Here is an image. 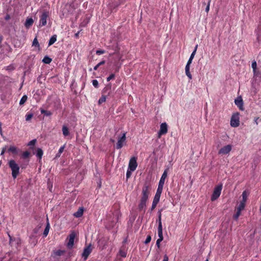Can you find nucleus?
<instances>
[{
  "label": "nucleus",
  "mask_w": 261,
  "mask_h": 261,
  "mask_svg": "<svg viewBox=\"0 0 261 261\" xmlns=\"http://www.w3.org/2000/svg\"><path fill=\"white\" fill-rule=\"evenodd\" d=\"M150 187L149 185L146 182L142 188L141 200L147 201L150 193Z\"/></svg>",
  "instance_id": "obj_1"
},
{
  "label": "nucleus",
  "mask_w": 261,
  "mask_h": 261,
  "mask_svg": "<svg viewBox=\"0 0 261 261\" xmlns=\"http://www.w3.org/2000/svg\"><path fill=\"white\" fill-rule=\"evenodd\" d=\"M222 189V185H219L217 186L214 190V191L213 192V194L211 196V200L212 201H214L217 199L221 193V191Z\"/></svg>",
  "instance_id": "obj_2"
},
{
  "label": "nucleus",
  "mask_w": 261,
  "mask_h": 261,
  "mask_svg": "<svg viewBox=\"0 0 261 261\" xmlns=\"http://www.w3.org/2000/svg\"><path fill=\"white\" fill-rule=\"evenodd\" d=\"M49 17V12L47 11L43 12L40 17L39 24L40 27L44 26L47 23V19Z\"/></svg>",
  "instance_id": "obj_3"
},
{
  "label": "nucleus",
  "mask_w": 261,
  "mask_h": 261,
  "mask_svg": "<svg viewBox=\"0 0 261 261\" xmlns=\"http://www.w3.org/2000/svg\"><path fill=\"white\" fill-rule=\"evenodd\" d=\"M76 233L75 231H72L68 237V242L67 244V247L69 249H71L74 245V241Z\"/></svg>",
  "instance_id": "obj_4"
},
{
  "label": "nucleus",
  "mask_w": 261,
  "mask_h": 261,
  "mask_svg": "<svg viewBox=\"0 0 261 261\" xmlns=\"http://www.w3.org/2000/svg\"><path fill=\"white\" fill-rule=\"evenodd\" d=\"M239 114L237 113L232 116L230 120V125L232 127H238L240 124V120L239 117Z\"/></svg>",
  "instance_id": "obj_5"
},
{
  "label": "nucleus",
  "mask_w": 261,
  "mask_h": 261,
  "mask_svg": "<svg viewBox=\"0 0 261 261\" xmlns=\"http://www.w3.org/2000/svg\"><path fill=\"white\" fill-rule=\"evenodd\" d=\"M12 170V175L14 178H15L19 173L20 167L18 164H9Z\"/></svg>",
  "instance_id": "obj_6"
},
{
  "label": "nucleus",
  "mask_w": 261,
  "mask_h": 261,
  "mask_svg": "<svg viewBox=\"0 0 261 261\" xmlns=\"http://www.w3.org/2000/svg\"><path fill=\"white\" fill-rule=\"evenodd\" d=\"M168 132V126L166 122L162 123L160 125V129L158 132V137L160 138L162 135H165Z\"/></svg>",
  "instance_id": "obj_7"
},
{
  "label": "nucleus",
  "mask_w": 261,
  "mask_h": 261,
  "mask_svg": "<svg viewBox=\"0 0 261 261\" xmlns=\"http://www.w3.org/2000/svg\"><path fill=\"white\" fill-rule=\"evenodd\" d=\"M232 146L231 145H227L222 147L218 151V154L220 155H226L228 154L231 150Z\"/></svg>",
  "instance_id": "obj_8"
},
{
  "label": "nucleus",
  "mask_w": 261,
  "mask_h": 261,
  "mask_svg": "<svg viewBox=\"0 0 261 261\" xmlns=\"http://www.w3.org/2000/svg\"><path fill=\"white\" fill-rule=\"evenodd\" d=\"M126 140V134L123 133L122 136L118 139V142L116 144V148L117 149H121L123 146L124 143Z\"/></svg>",
  "instance_id": "obj_9"
},
{
  "label": "nucleus",
  "mask_w": 261,
  "mask_h": 261,
  "mask_svg": "<svg viewBox=\"0 0 261 261\" xmlns=\"http://www.w3.org/2000/svg\"><path fill=\"white\" fill-rule=\"evenodd\" d=\"M137 165L138 164H129L126 174V177L127 179L130 177L132 173L136 169Z\"/></svg>",
  "instance_id": "obj_10"
},
{
  "label": "nucleus",
  "mask_w": 261,
  "mask_h": 261,
  "mask_svg": "<svg viewBox=\"0 0 261 261\" xmlns=\"http://www.w3.org/2000/svg\"><path fill=\"white\" fill-rule=\"evenodd\" d=\"M234 103L239 108L240 110H244V102L241 96L238 97L237 98L234 100Z\"/></svg>",
  "instance_id": "obj_11"
},
{
  "label": "nucleus",
  "mask_w": 261,
  "mask_h": 261,
  "mask_svg": "<svg viewBox=\"0 0 261 261\" xmlns=\"http://www.w3.org/2000/svg\"><path fill=\"white\" fill-rule=\"evenodd\" d=\"M92 249L91 248V246L89 245L88 246L85 247L84 249L83 252L82 254V257L84 258V260H86L90 253L91 252Z\"/></svg>",
  "instance_id": "obj_12"
},
{
  "label": "nucleus",
  "mask_w": 261,
  "mask_h": 261,
  "mask_svg": "<svg viewBox=\"0 0 261 261\" xmlns=\"http://www.w3.org/2000/svg\"><path fill=\"white\" fill-rule=\"evenodd\" d=\"M102 94H107L108 96H111L112 94V85L109 84L106 86L102 91Z\"/></svg>",
  "instance_id": "obj_13"
},
{
  "label": "nucleus",
  "mask_w": 261,
  "mask_h": 261,
  "mask_svg": "<svg viewBox=\"0 0 261 261\" xmlns=\"http://www.w3.org/2000/svg\"><path fill=\"white\" fill-rule=\"evenodd\" d=\"M169 168H170L169 167L167 166V168L164 170V171L160 178V180L159 183L164 185L165 179L167 176L168 171Z\"/></svg>",
  "instance_id": "obj_14"
},
{
  "label": "nucleus",
  "mask_w": 261,
  "mask_h": 261,
  "mask_svg": "<svg viewBox=\"0 0 261 261\" xmlns=\"http://www.w3.org/2000/svg\"><path fill=\"white\" fill-rule=\"evenodd\" d=\"M160 197H161V196H160L159 195L155 194V196L154 197L153 202L152 203L151 207V211L154 210L155 208V207L156 206L157 204L158 203V202L160 201Z\"/></svg>",
  "instance_id": "obj_15"
},
{
  "label": "nucleus",
  "mask_w": 261,
  "mask_h": 261,
  "mask_svg": "<svg viewBox=\"0 0 261 261\" xmlns=\"http://www.w3.org/2000/svg\"><path fill=\"white\" fill-rule=\"evenodd\" d=\"M123 2L122 1H120V0H116L115 1L112 6H111V11L112 12L113 11V10L116 8L117 7H118L119 6L122 5L123 4Z\"/></svg>",
  "instance_id": "obj_16"
},
{
  "label": "nucleus",
  "mask_w": 261,
  "mask_h": 261,
  "mask_svg": "<svg viewBox=\"0 0 261 261\" xmlns=\"http://www.w3.org/2000/svg\"><path fill=\"white\" fill-rule=\"evenodd\" d=\"M119 217L118 213L113 214V218L111 221V223L110 224V227H113L114 224H116L118 221Z\"/></svg>",
  "instance_id": "obj_17"
},
{
  "label": "nucleus",
  "mask_w": 261,
  "mask_h": 261,
  "mask_svg": "<svg viewBox=\"0 0 261 261\" xmlns=\"http://www.w3.org/2000/svg\"><path fill=\"white\" fill-rule=\"evenodd\" d=\"M83 207H80L77 211L74 213L73 216L76 218H80L83 216Z\"/></svg>",
  "instance_id": "obj_18"
},
{
  "label": "nucleus",
  "mask_w": 261,
  "mask_h": 261,
  "mask_svg": "<svg viewBox=\"0 0 261 261\" xmlns=\"http://www.w3.org/2000/svg\"><path fill=\"white\" fill-rule=\"evenodd\" d=\"M43 152L42 149L38 148L37 149L36 155V156L39 159V162H41Z\"/></svg>",
  "instance_id": "obj_19"
},
{
  "label": "nucleus",
  "mask_w": 261,
  "mask_h": 261,
  "mask_svg": "<svg viewBox=\"0 0 261 261\" xmlns=\"http://www.w3.org/2000/svg\"><path fill=\"white\" fill-rule=\"evenodd\" d=\"M113 49L114 50V53L110 54V56L113 55H117L119 57V59H120L121 57L119 56V53L120 48L119 47L117 44H116V45L115 46H114L113 47Z\"/></svg>",
  "instance_id": "obj_20"
},
{
  "label": "nucleus",
  "mask_w": 261,
  "mask_h": 261,
  "mask_svg": "<svg viewBox=\"0 0 261 261\" xmlns=\"http://www.w3.org/2000/svg\"><path fill=\"white\" fill-rule=\"evenodd\" d=\"M31 156V153L28 151L22 152L20 155V158L23 159H28Z\"/></svg>",
  "instance_id": "obj_21"
},
{
  "label": "nucleus",
  "mask_w": 261,
  "mask_h": 261,
  "mask_svg": "<svg viewBox=\"0 0 261 261\" xmlns=\"http://www.w3.org/2000/svg\"><path fill=\"white\" fill-rule=\"evenodd\" d=\"M8 152H11L13 154H17L18 153V150L15 146H11L8 149Z\"/></svg>",
  "instance_id": "obj_22"
},
{
  "label": "nucleus",
  "mask_w": 261,
  "mask_h": 261,
  "mask_svg": "<svg viewBox=\"0 0 261 261\" xmlns=\"http://www.w3.org/2000/svg\"><path fill=\"white\" fill-rule=\"evenodd\" d=\"M34 20L32 18L27 19L25 22V26L26 28H29L32 26L33 24Z\"/></svg>",
  "instance_id": "obj_23"
},
{
  "label": "nucleus",
  "mask_w": 261,
  "mask_h": 261,
  "mask_svg": "<svg viewBox=\"0 0 261 261\" xmlns=\"http://www.w3.org/2000/svg\"><path fill=\"white\" fill-rule=\"evenodd\" d=\"M163 186H164V184L159 183L158 187L155 194L161 196V195L162 193Z\"/></svg>",
  "instance_id": "obj_24"
},
{
  "label": "nucleus",
  "mask_w": 261,
  "mask_h": 261,
  "mask_svg": "<svg viewBox=\"0 0 261 261\" xmlns=\"http://www.w3.org/2000/svg\"><path fill=\"white\" fill-rule=\"evenodd\" d=\"M108 97V96H107V94H102L101 97L98 100V105H101L102 103L105 102L106 101L107 98Z\"/></svg>",
  "instance_id": "obj_25"
},
{
  "label": "nucleus",
  "mask_w": 261,
  "mask_h": 261,
  "mask_svg": "<svg viewBox=\"0 0 261 261\" xmlns=\"http://www.w3.org/2000/svg\"><path fill=\"white\" fill-rule=\"evenodd\" d=\"M146 200H140V203L139 204V208L141 210L146 207Z\"/></svg>",
  "instance_id": "obj_26"
},
{
  "label": "nucleus",
  "mask_w": 261,
  "mask_h": 261,
  "mask_svg": "<svg viewBox=\"0 0 261 261\" xmlns=\"http://www.w3.org/2000/svg\"><path fill=\"white\" fill-rule=\"evenodd\" d=\"M57 35H54L50 38L48 42V46L53 45L57 41Z\"/></svg>",
  "instance_id": "obj_27"
},
{
  "label": "nucleus",
  "mask_w": 261,
  "mask_h": 261,
  "mask_svg": "<svg viewBox=\"0 0 261 261\" xmlns=\"http://www.w3.org/2000/svg\"><path fill=\"white\" fill-rule=\"evenodd\" d=\"M62 132H63V134L65 137H66L69 135V132L68 128L65 125L63 126Z\"/></svg>",
  "instance_id": "obj_28"
},
{
  "label": "nucleus",
  "mask_w": 261,
  "mask_h": 261,
  "mask_svg": "<svg viewBox=\"0 0 261 261\" xmlns=\"http://www.w3.org/2000/svg\"><path fill=\"white\" fill-rule=\"evenodd\" d=\"M248 195L249 193L246 191H244L242 193V200L241 201L246 203Z\"/></svg>",
  "instance_id": "obj_29"
},
{
  "label": "nucleus",
  "mask_w": 261,
  "mask_h": 261,
  "mask_svg": "<svg viewBox=\"0 0 261 261\" xmlns=\"http://www.w3.org/2000/svg\"><path fill=\"white\" fill-rule=\"evenodd\" d=\"M118 255L121 257L124 258L126 256L127 252L125 249L121 248L119 251Z\"/></svg>",
  "instance_id": "obj_30"
},
{
  "label": "nucleus",
  "mask_w": 261,
  "mask_h": 261,
  "mask_svg": "<svg viewBox=\"0 0 261 261\" xmlns=\"http://www.w3.org/2000/svg\"><path fill=\"white\" fill-rule=\"evenodd\" d=\"M65 148V144L62 146L58 150V153L56 155V158H59L61 156L62 153L64 151Z\"/></svg>",
  "instance_id": "obj_31"
},
{
  "label": "nucleus",
  "mask_w": 261,
  "mask_h": 261,
  "mask_svg": "<svg viewBox=\"0 0 261 261\" xmlns=\"http://www.w3.org/2000/svg\"><path fill=\"white\" fill-rule=\"evenodd\" d=\"M158 234L159 236V239L163 240V227H158Z\"/></svg>",
  "instance_id": "obj_32"
},
{
  "label": "nucleus",
  "mask_w": 261,
  "mask_h": 261,
  "mask_svg": "<svg viewBox=\"0 0 261 261\" xmlns=\"http://www.w3.org/2000/svg\"><path fill=\"white\" fill-rule=\"evenodd\" d=\"M49 228H50L49 223L48 222H47L46 227H45V228L43 231V233L44 237H46L47 236V234H48Z\"/></svg>",
  "instance_id": "obj_33"
},
{
  "label": "nucleus",
  "mask_w": 261,
  "mask_h": 261,
  "mask_svg": "<svg viewBox=\"0 0 261 261\" xmlns=\"http://www.w3.org/2000/svg\"><path fill=\"white\" fill-rule=\"evenodd\" d=\"M245 206V202L241 201L239 206L237 208V210L241 212V211L244 209Z\"/></svg>",
  "instance_id": "obj_34"
},
{
  "label": "nucleus",
  "mask_w": 261,
  "mask_h": 261,
  "mask_svg": "<svg viewBox=\"0 0 261 261\" xmlns=\"http://www.w3.org/2000/svg\"><path fill=\"white\" fill-rule=\"evenodd\" d=\"M185 72H186V75L189 77V79L190 80H191L192 79V76L190 72V67H189L188 66H186Z\"/></svg>",
  "instance_id": "obj_35"
},
{
  "label": "nucleus",
  "mask_w": 261,
  "mask_h": 261,
  "mask_svg": "<svg viewBox=\"0 0 261 261\" xmlns=\"http://www.w3.org/2000/svg\"><path fill=\"white\" fill-rule=\"evenodd\" d=\"M40 112L42 114H44L47 116H49L52 115V113L50 111L45 110L44 109H41Z\"/></svg>",
  "instance_id": "obj_36"
},
{
  "label": "nucleus",
  "mask_w": 261,
  "mask_h": 261,
  "mask_svg": "<svg viewBox=\"0 0 261 261\" xmlns=\"http://www.w3.org/2000/svg\"><path fill=\"white\" fill-rule=\"evenodd\" d=\"M52 61V59L48 56H45L42 60V62L45 64H49Z\"/></svg>",
  "instance_id": "obj_37"
},
{
  "label": "nucleus",
  "mask_w": 261,
  "mask_h": 261,
  "mask_svg": "<svg viewBox=\"0 0 261 261\" xmlns=\"http://www.w3.org/2000/svg\"><path fill=\"white\" fill-rule=\"evenodd\" d=\"M27 99H28V96L26 95H23L21 97V98L19 101V105H23L27 101Z\"/></svg>",
  "instance_id": "obj_38"
},
{
  "label": "nucleus",
  "mask_w": 261,
  "mask_h": 261,
  "mask_svg": "<svg viewBox=\"0 0 261 261\" xmlns=\"http://www.w3.org/2000/svg\"><path fill=\"white\" fill-rule=\"evenodd\" d=\"M36 142H37V141L36 139H33L28 143V146H30L31 149H33L34 148V146H35Z\"/></svg>",
  "instance_id": "obj_39"
},
{
  "label": "nucleus",
  "mask_w": 261,
  "mask_h": 261,
  "mask_svg": "<svg viewBox=\"0 0 261 261\" xmlns=\"http://www.w3.org/2000/svg\"><path fill=\"white\" fill-rule=\"evenodd\" d=\"M64 252H65V251L63 250H58L54 251V255H57V256H60V255H62Z\"/></svg>",
  "instance_id": "obj_40"
},
{
  "label": "nucleus",
  "mask_w": 261,
  "mask_h": 261,
  "mask_svg": "<svg viewBox=\"0 0 261 261\" xmlns=\"http://www.w3.org/2000/svg\"><path fill=\"white\" fill-rule=\"evenodd\" d=\"M33 116V114L32 113H27L25 115V120L28 121L30 120Z\"/></svg>",
  "instance_id": "obj_41"
},
{
  "label": "nucleus",
  "mask_w": 261,
  "mask_h": 261,
  "mask_svg": "<svg viewBox=\"0 0 261 261\" xmlns=\"http://www.w3.org/2000/svg\"><path fill=\"white\" fill-rule=\"evenodd\" d=\"M33 46H35L36 47H39V44L37 40V37H35L33 41Z\"/></svg>",
  "instance_id": "obj_42"
},
{
  "label": "nucleus",
  "mask_w": 261,
  "mask_h": 261,
  "mask_svg": "<svg viewBox=\"0 0 261 261\" xmlns=\"http://www.w3.org/2000/svg\"><path fill=\"white\" fill-rule=\"evenodd\" d=\"M158 222H159V225L158 227H162V224L161 221V213L159 212V217H158Z\"/></svg>",
  "instance_id": "obj_43"
},
{
  "label": "nucleus",
  "mask_w": 261,
  "mask_h": 261,
  "mask_svg": "<svg viewBox=\"0 0 261 261\" xmlns=\"http://www.w3.org/2000/svg\"><path fill=\"white\" fill-rule=\"evenodd\" d=\"M241 212H240V211H239L237 210V212H236V214L234 215V216H233V218H234V219L235 220H238V218H239V216H240V215H241Z\"/></svg>",
  "instance_id": "obj_44"
},
{
  "label": "nucleus",
  "mask_w": 261,
  "mask_h": 261,
  "mask_svg": "<svg viewBox=\"0 0 261 261\" xmlns=\"http://www.w3.org/2000/svg\"><path fill=\"white\" fill-rule=\"evenodd\" d=\"M197 46H198L197 45H196L195 46V49H194V51L192 52V53L191 54L189 59H193V58L195 56V55L196 54V50H197Z\"/></svg>",
  "instance_id": "obj_45"
},
{
  "label": "nucleus",
  "mask_w": 261,
  "mask_h": 261,
  "mask_svg": "<svg viewBox=\"0 0 261 261\" xmlns=\"http://www.w3.org/2000/svg\"><path fill=\"white\" fill-rule=\"evenodd\" d=\"M92 85H93V86L95 88H97L98 87V82L97 80H92Z\"/></svg>",
  "instance_id": "obj_46"
},
{
  "label": "nucleus",
  "mask_w": 261,
  "mask_h": 261,
  "mask_svg": "<svg viewBox=\"0 0 261 261\" xmlns=\"http://www.w3.org/2000/svg\"><path fill=\"white\" fill-rule=\"evenodd\" d=\"M129 163H137V158L133 156L130 158Z\"/></svg>",
  "instance_id": "obj_47"
},
{
  "label": "nucleus",
  "mask_w": 261,
  "mask_h": 261,
  "mask_svg": "<svg viewBox=\"0 0 261 261\" xmlns=\"http://www.w3.org/2000/svg\"><path fill=\"white\" fill-rule=\"evenodd\" d=\"M251 66H252L253 71L255 72L256 70V67H257L256 62L255 61L252 62Z\"/></svg>",
  "instance_id": "obj_48"
},
{
  "label": "nucleus",
  "mask_w": 261,
  "mask_h": 261,
  "mask_svg": "<svg viewBox=\"0 0 261 261\" xmlns=\"http://www.w3.org/2000/svg\"><path fill=\"white\" fill-rule=\"evenodd\" d=\"M115 74L113 73H112L107 78V81L108 82H109L110 80L114 79L115 78Z\"/></svg>",
  "instance_id": "obj_49"
},
{
  "label": "nucleus",
  "mask_w": 261,
  "mask_h": 261,
  "mask_svg": "<svg viewBox=\"0 0 261 261\" xmlns=\"http://www.w3.org/2000/svg\"><path fill=\"white\" fill-rule=\"evenodd\" d=\"M105 53V50L102 49H98L96 51V54L97 55H100Z\"/></svg>",
  "instance_id": "obj_50"
},
{
  "label": "nucleus",
  "mask_w": 261,
  "mask_h": 261,
  "mask_svg": "<svg viewBox=\"0 0 261 261\" xmlns=\"http://www.w3.org/2000/svg\"><path fill=\"white\" fill-rule=\"evenodd\" d=\"M151 240V236H148L147 237L145 242H144V243L145 244H148L150 242Z\"/></svg>",
  "instance_id": "obj_51"
},
{
  "label": "nucleus",
  "mask_w": 261,
  "mask_h": 261,
  "mask_svg": "<svg viewBox=\"0 0 261 261\" xmlns=\"http://www.w3.org/2000/svg\"><path fill=\"white\" fill-rule=\"evenodd\" d=\"M211 0H209L208 2L207 5L206 6V7L205 8V11L208 13L210 10V6L211 3Z\"/></svg>",
  "instance_id": "obj_52"
},
{
  "label": "nucleus",
  "mask_w": 261,
  "mask_h": 261,
  "mask_svg": "<svg viewBox=\"0 0 261 261\" xmlns=\"http://www.w3.org/2000/svg\"><path fill=\"white\" fill-rule=\"evenodd\" d=\"M163 240H161L160 239H158L156 242V245L158 248L160 247V243L163 241Z\"/></svg>",
  "instance_id": "obj_53"
},
{
  "label": "nucleus",
  "mask_w": 261,
  "mask_h": 261,
  "mask_svg": "<svg viewBox=\"0 0 261 261\" xmlns=\"http://www.w3.org/2000/svg\"><path fill=\"white\" fill-rule=\"evenodd\" d=\"M192 60L193 59H189V60L188 61V62L187 63V65L186 66H188L189 67H190V65L192 62Z\"/></svg>",
  "instance_id": "obj_54"
},
{
  "label": "nucleus",
  "mask_w": 261,
  "mask_h": 261,
  "mask_svg": "<svg viewBox=\"0 0 261 261\" xmlns=\"http://www.w3.org/2000/svg\"><path fill=\"white\" fill-rule=\"evenodd\" d=\"M7 149V146H6L5 147H3L2 149V150L1 153V155H2L4 154V153L6 152Z\"/></svg>",
  "instance_id": "obj_55"
},
{
  "label": "nucleus",
  "mask_w": 261,
  "mask_h": 261,
  "mask_svg": "<svg viewBox=\"0 0 261 261\" xmlns=\"http://www.w3.org/2000/svg\"><path fill=\"white\" fill-rule=\"evenodd\" d=\"M106 63L105 61V60H102L101 61V62H100L98 64H97V65L100 66L101 65H102L103 64H105Z\"/></svg>",
  "instance_id": "obj_56"
},
{
  "label": "nucleus",
  "mask_w": 261,
  "mask_h": 261,
  "mask_svg": "<svg viewBox=\"0 0 261 261\" xmlns=\"http://www.w3.org/2000/svg\"><path fill=\"white\" fill-rule=\"evenodd\" d=\"M168 257L167 255H165L164 256V258H163V261H168Z\"/></svg>",
  "instance_id": "obj_57"
},
{
  "label": "nucleus",
  "mask_w": 261,
  "mask_h": 261,
  "mask_svg": "<svg viewBox=\"0 0 261 261\" xmlns=\"http://www.w3.org/2000/svg\"><path fill=\"white\" fill-rule=\"evenodd\" d=\"M10 18V16L9 14H7L5 18V20H9Z\"/></svg>",
  "instance_id": "obj_58"
},
{
  "label": "nucleus",
  "mask_w": 261,
  "mask_h": 261,
  "mask_svg": "<svg viewBox=\"0 0 261 261\" xmlns=\"http://www.w3.org/2000/svg\"><path fill=\"white\" fill-rule=\"evenodd\" d=\"M79 34H80V31L77 32V33H76V34H75V37L76 38H79Z\"/></svg>",
  "instance_id": "obj_59"
},
{
  "label": "nucleus",
  "mask_w": 261,
  "mask_h": 261,
  "mask_svg": "<svg viewBox=\"0 0 261 261\" xmlns=\"http://www.w3.org/2000/svg\"><path fill=\"white\" fill-rule=\"evenodd\" d=\"M99 66L97 64L96 66L94 67V70H97Z\"/></svg>",
  "instance_id": "obj_60"
},
{
  "label": "nucleus",
  "mask_w": 261,
  "mask_h": 261,
  "mask_svg": "<svg viewBox=\"0 0 261 261\" xmlns=\"http://www.w3.org/2000/svg\"><path fill=\"white\" fill-rule=\"evenodd\" d=\"M259 118L258 117H257V118H255L254 121H255V122L256 123V124H258V122H257V120H258Z\"/></svg>",
  "instance_id": "obj_61"
},
{
  "label": "nucleus",
  "mask_w": 261,
  "mask_h": 261,
  "mask_svg": "<svg viewBox=\"0 0 261 261\" xmlns=\"http://www.w3.org/2000/svg\"><path fill=\"white\" fill-rule=\"evenodd\" d=\"M8 163H15L14 160H10Z\"/></svg>",
  "instance_id": "obj_62"
},
{
  "label": "nucleus",
  "mask_w": 261,
  "mask_h": 261,
  "mask_svg": "<svg viewBox=\"0 0 261 261\" xmlns=\"http://www.w3.org/2000/svg\"><path fill=\"white\" fill-rule=\"evenodd\" d=\"M0 134H1V135H2V128H0Z\"/></svg>",
  "instance_id": "obj_63"
},
{
  "label": "nucleus",
  "mask_w": 261,
  "mask_h": 261,
  "mask_svg": "<svg viewBox=\"0 0 261 261\" xmlns=\"http://www.w3.org/2000/svg\"><path fill=\"white\" fill-rule=\"evenodd\" d=\"M111 141L112 142V143H114L115 142V140H113V139H111Z\"/></svg>",
  "instance_id": "obj_64"
}]
</instances>
